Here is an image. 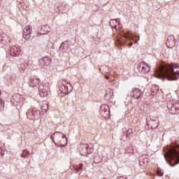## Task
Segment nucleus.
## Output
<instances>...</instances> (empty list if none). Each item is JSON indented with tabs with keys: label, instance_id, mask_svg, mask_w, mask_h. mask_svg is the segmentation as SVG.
I'll list each match as a JSON object with an SVG mask.
<instances>
[{
	"label": "nucleus",
	"instance_id": "10",
	"mask_svg": "<svg viewBox=\"0 0 179 179\" xmlns=\"http://www.w3.org/2000/svg\"><path fill=\"white\" fill-rule=\"evenodd\" d=\"M110 26L112 29H115V30L120 29L122 27L120 22V19L118 18L116 20H112L110 22Z\"/></svg>",
	"mask_w": 179,
	"mask_h": 179
},
{
	"label": "nucleus",
	"instance_id": "23",
	"mask_svg": "<svg viewBox=\"0 0 179 179\" xmlns=\"http://www.w3.org/2000/svg\"><path fill=\"white\" fill-rule=\"evenodd\" d=\"M1 43L2 44H4V45H8V43H10V38H3V39H1Z\"/></svg>",
	"mask_w": 179,
	"mask_h": 179
},
{
	"label": "nucleus",
	"instance_id": "11",
	"mask_svg": "<svg viewBox=\"0 0 179 179\" xmlns=\"http://www.w3.org/2000/svg\"><path fill=\"white\" fill-rule=\"evenodd\" d=\"M131 96H133L134 99H139L141 97H142V92L141 90L135 88L131 92Z\"/></svg>",
	"mask_w": 179,
	"mask_h": 179
},
{
	"label": "nucleus",
	"instance_id": "24",
	"mask_svg": "<svg viewBox=\"0 0 179 179\" xmlns=\"http://www.w3.org/2000/svg\"><path fill=\"white\" fill-rule=\"evenodd\" d=\"M157 92H159V89H156V90H152L151 94L152 96H156V94H157Z\"/></svg>",
	"mask_w": 179,
	"mask_h": 179
},
{
	"label": "nucleus",
	"instance_id": "19",
	"mask_svg": "<svg viewBox=\"0 0 179 179\" xmlns=\"http://www.w3.org/2000/svg\"><path fill=\"white\" fill-rule=\"evenodd\" d=\"M101 114H106V113H108V105L103 104L101 106Z\"/></svg>",
	"mask_w": 179,
	"mask_h": 179
},
{
	"label": "nucleus",
	"instance_id": "29",
	"mask_svg": "<svg viewBox=\"0 0 179 179\" xmlns=\"http://www.w3.org/2000/svg\"><path fill=\"white\" fill-rule=\"evenodd\" d=\"M21 68L22 71H24L26 69V66L24 64H21Z\"/></svg>",
	"mask_w": 179,
	"mask_h": 179
},
{
	"label": "nucleus",
	"instance_id": "20",
	"mask_svg": "<svg viewBox=\"0 0 179 179\" xmlns=\"http://www.w3.org/2000/svg\"><path fill=\"white\" fill-rule=\"evenodd\" d=\"M83 167V164H78L74 166V170H76V171H77V173L78 171H80V170H82V168Z\"/></svg>",
	"mask_w": 179,
	"mask_h": 179
},
{
	"label": "nucleus",
	"instance_id": "18",
	"mask_svg": "<svg viewBox=\"0 0 179 179\" xmlns=\"http://www.w3.org/2000/svg\"><path fill=\"white\" fill-rule=\"evenodd\" d=\"M171 114H178L179 113V105L178 103H176L173 106L171 107Z\"/></svg>",
	"mask_w": 179,
	"mask_h": 179
},
{
	"label": "nucleus",
	"instance_id": "27",
	"mask_svg": "<svg viewBox=\"0 0 179 179\" xmlns=\"http://www.w3.org/2000/svg\"><path fill=\"white\" fill-rule=\"evenodd\" d=\"M157 176H159V177H163V173H162L159 170H158Z\"/></svg>",
	"mask_w": 179,
	"mask_h": 179
},
{
	"label": "nucleus",
	"instance_id": "2",
	"mask_svg": "<svg viewBox=\"0 0 179 179\" xmlns=\"http://www.w3.org/2000/svg\"><path fill=\"white\" fill-rule=\"evenodd\" d=\"M165 154L164 155V158L171 166L178 164L179 163V152L176 148L173 146H168L164 149Z\"/></svg>",
	"mask_w": 179,
	"mask_h": 179
},
{
	"label": "nucleus",
	"instance_id": "3",
	"mask_svg": "<svg viewBox=\"0 0 179 179\" xmlns=\"http://www.w3.org/2000/svg\"><path fill=\"white\" fill-rule=\"evenodd\" d=\"M54 143L58 146V148H65L66 146L67 138L66 136L61 132H55L52 134Z\"/></svg>",
	"mask_w": 179,
	"mask_h": 179
},
{
	"label": "nucleus",
	"instance_id": "31",
	"mask_svg": "<svg viewBox=\"0 0 179 179\" xmlns=\"http://www.w3.org/2000/svg\"><path fill=\"white\" fill-rule=\"evenodd\" d=\"M135 43H138V41H137V40H136V41H135Z\"/></svg>",
	"mask_w": 179,
	"mask_h": 179
},
{
	"label": "nucleus",
	"instance_id": "14",
	"mask_svg": "<svg viewBox=\"0 0 179 179\" xmlns=\"http://www.w3.org/2000/svg\"><path fill=\"white\" fill-rule=\"evenodd\" d=\"M40 82V79L38 78H31L29 85L30 87H36L37 85H38V83Z\"/></svg>",
	"mask_w": 179,
	"mask_h": 179
},
{
	"label": "nucleus",
	"instance_id": "25",
	"mask_svg": "<svg viewBox=\"0 0 179 179\" xmlns=\"http://www.w3.org/2000/svg\"><path fill=\"white\" fill-rule=\"evenodd\" d=\"M118 42L120 43V44H126V43H128V40L121 41L120 39H118Z\"/></svg>",
	"mask_w": 179,
	"mask_h": 179
},
{
	"label": "nucleus",
	"instance_id": "32",
	"mask_svg": "<svg viewBox=\"0 0 179 179\" xmlns=\"http://www.w3.org/2000/svg\"><path fill=\"white\" fill-rule=\"evenodd\" d=\"M106 79H108V76H106Z\"/></svg>",
	"mask_w": 179,
	"mask_h": 179
},
{
	"label": "nucleus",
	"instance_id": "33",
	"mask_svg": "<svg viewBox=\"0 0 179 179\" xmlns=\"http://www.w3.org/2000/svg\"><path fill=\"white\" fill-rule=\"evenodd\" d=\"M0 96H1V91H0Z\"/></svg>",
	"mask_w": 179,
	"mask_h": 179
},
{
	"label": "nucleus",
	"instance_id": "9",
	"mask_svg": "<svg viewBox=\"0 0 179 179\" xmlns=\"http://www.w3.org/2000/svg\"><path fill=\"white\" fill-rule=\"evenodd\" d=\"M123 37L124 38H127V40H129V47H132V45H133L132 41H135L136 36L131 34L130 32H127V33H124L123 34Z\"/></svg>",
	"mask_w": 179,
	"mask_h": 179
},
{
	"label": "nucleus",
	"instance_id": "13",
	"mask_svg": "<svg viewBox=\"0 0 179 179\" xmlns=\"http://www.w3.org/2000/svg\"><path fill=\"white\" fill-rule=\"evenodd\" d=\"M139 164L142 167L148 166V157H146V155H142L139 157Z\"/></svg>",
	"mask_w": 179,
	"mask_h": 179
},
{
	"label": "nucleus",
	"instance_id": "12",
	"mask_svg": "<svg viewBox=\"0 0 179 179\" xmlns=\"http://www.w3.org/2000/svg\"><path fill=\"white\" fill-rule=\"evenodd\" d=\"M8 50L10 55H11L12 57H16V55H19L20 54L19 48H17V47L16 46L10 47Z\"/></svg>",
	"mask_w": 179,
	"mask_h": 179
},
{
	"label": "nucleus",
	"instance_id": "8",
	"mask_svg": "<svg viewBox=\"0 0 179 179\" xmlns=\"http://www.w3.org/2000/svg\"><path fill=\"white\" fill-rule=\"evenodd\" d=\"M33 32V29L31 26L25 27L23 32V36L25 40H29L31 37V33Z\"/></svg>",
	"mask_w": 179,
	"mask_h": 179
},
{
	"label": "nucleus",
	"instance_id": "5",
	"mask_svg": "<svg viewBox=\"0 0 179 179\" xmlns=\"http://www.w3.org/2000/svg\"><path fill=\"white\" fill-rule=\"evenodd\" d=\"M59 90L62 93L68 94V93H71V92H72V84L64 80L62 82V86L59 87Z\"/></svg>",
	"mask_w": 179,
	"mask_h": 179
},
{
	"label": "nucleus",
	"instance_id": "16",
	"mask_svg": "<svg viewBox=\"0 0 179 179\" xmlns=\"http://www.w3.org/2000/svg\"><path fill=\"white\" fill-rule=\"evenodd\" d=\"M40 62H41V64L43 65H50L51 64V59H50V58H48V57H45L42 59H40Z\"/></svg>",
	"mask_w": 179,
	"mask_h": 179
},
{
	"label": "nucleus",
	"instance_id": "22",
	"mask_svg": "<svg viewBox=\"0 0 179 179\" xmlns=\"http://www.w3.org/2000/svg\"><path fill=\"white\" fill-rule=\"evenodd\" d=\"M43 113H47L48 111V104L47 103H43L41 106Z\"/></svg>",
	"mask_w": 179,
	"mask_h": 179
},
{
	"label": "nucleus",
	"instance_id": "4",
	"mask_svg": "<svg viewBox=\"0 0 179 179\" xmlns=\"http://www.w3.org/2000/svg\"><path fill=\"white\" fill-rule=\"evenodd\" d=\"M147 125L148 128L156 129L159 127V120L157 117L153 115H150L147 117Z\"/></svg>",
	"mask_w": 179,
	"mask_h": 179
},
{
	"label": "nucleus",
	"instance_id": "28",
	"mask_svg": "<svg viewBox=\"0 0 179 179\" xmlns=\"http://www.w3.org/2000/svg\"><path fill=\"white\" fill-rule=\"evenodd\" d=\"M92 152H93V148H90V151L89 150L87 151V155H90Z\"/></svg>",
	"mask_w": 179,
	"mask_h": 179
},
{
	"label": "nucleus",
	"instance_id": "6",
	"mask_svg": "<svg viewBox=\"0 0 179 179\" xmlns=\"http://www.w3.org/2000/svg\"><path fill=\"white\" fill-rule=\"evenodd\" d=\"M38 90L41 97H47L50 92V87L48 84L43 83L39 85Z\"/></svg>",
	"mask_w": 179,
	"mask_h": 179
},
{
	"label": "nucleus",
	"instance_id": "30",
	"mask_svg": "<svg viewBox=\"0 0 179 179\" xmlns=\"http://www.w3.org/2000/svg\"><path fill=\"white\" fill-rule=\"evenodd\" d=\"M87 148H89V145H85V149H87Z\"/></svg>",
	"mask_w": 179,
	"mask_h": 179
},
{
	"label": "nucleus",
	"instance_id": "17",
	"mask_svg": "<svg viewBox=\"0 0 179 179\" xmlns=\"http://www.w3.org/2000/svg\"><path fill=\"white\" fill-rule=\"evenodd\" d=\"M41 30L43 31L41 32V34H48L50 31V26L44 25L41 27Z\"/></svg>",
	"mask_w": 179,
	"mask_h": 179
},
{
	"label": "nucleus",
	"instance_id": "21",
	"mask_svg": "<svg viewBox=\"0 0 179 179\" xmlns=\"http://www.w3.org/2000/svg\"><path fill=\"white\" fill-rule=\"evenodd\" d=\"M30 152L27 150H24L21 154V157H29Z\"/></svg>",
	"mask_w": 179,
	"mask_h": 179
},
{
	"label": "nucleus",
	"instance_id": "26",
	"mask_svg": "<svg viewBox=\"0 0 179 179\" xmlns=\"http://www.w3.org/2000/svg\"><path fill=\"white\" fill-rule=\"evenodd\" d=\"M3 110V102L0 100V111H2Z\"/></svg>",
	"mask_w": 179,
	"mask_h": 179
},
{
	"label": "nucleus",
	"instance_id": "7",
	"mask_svg": "<svg viewBox=\"0 0 179 179\" xmlns=\"http://www.w3.org/2000/svg\"><path fill=\"white\" fill-rule=\"evenodd\" d=\"M139 73H148L150 71V66L145 62H141L137 68Z\"/></svg>",
	"mask_w": 179,
	"mask_h": 179
},
{
	"label": "nucleus",
	"instance_id": "15",
	"mask_svg": "<svg viewBox=\"0 0 179 179\" xmlns=\"http://www.w3.org/2000/svg\"><path fill=\"white\" fill-rule=\"evenodd\" d=\"M31 114H32L33 117H37V110H36V108L29 109L27 113V118L33 119V117H31Z\"/></svg>",
	"mask_w": 179,
	"mask_h": 179
},
{
	"label": "nucleus",
	"instance_id": "1",
	"mask_svg": "<svg viewBox=\"0 0 179 179\" xmlns=\"http://www.w3.org/2000/svg\"><path fill=\"white\" fill-rule=\"evenodd\" d=\"M179 65L177 64H162L155 73V77L158 79L165 78L168 80H177L179 79Z\"/></svg>",
	"mask_w": 179,
	"mask_h": 179
}]
</instances>
